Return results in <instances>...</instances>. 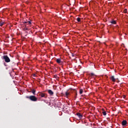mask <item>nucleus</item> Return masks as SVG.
Listing matches in <instances>:
<instances>
[{"label":"nucleus","mask_w":128,"mask_h":128,"mask_svg":"<svg viewBox=\"0 0 128 128\" xmlns=\"http://www.w3.org/2000/svg\"><path fill=\"white\" fill-rule=\"evenodd\" d=\"M26 98H29L32 102H38V98L34 96H26Z\"/></svg>","instance_id":"1"},{"label":"nucleus","mask_w":128,"mask_h":128,"mask_svg":"<svg viewBox=\"0 0 128 128\" xmlns=\"http://www.w3.org/2000/svg\"><path fill=\"white\" fill-rule=\"evenodd\" d=\"M3 60H4V61L6 62H10V58L6 55H4L3 56Z\"/></svg>","instance_id":"2"},{"label":"nucleus","mask_w":128,"mask_h":128,"mask_svg":"<svg viewBox=\"0 0 128 128\" xmlns=\"http://www.w3.org/2000/svg\"><path fill=\"white\" fill-rule=\"evenodd\" d=\"M39 96H40V98H48V94L42 92L39 93Z\"/></svg>","instance_id":"3"},{"label":"nucleus","mask_w":128,"mask_h":128,"mask_svg":"<svg viewBox=\"0 0 128 128\" xmlns=\"http://www.w3.org/2000/svg\"><path fill=\"white\" fill-rule=\"evenodd\" d=\"M128 124V122L126 120H124L122 122V124L123 126H126Z\"/></svg>","instance_id":"4"},{"label":"nucleus","mask_w":128,"mask_h":128,"mask_svg":"<svg viewBox=\"0 0 128 128\" xmlns=\"http://www.w3.org/2000/svg\"><path fill=\"white\" fill-rule=\"evenodd\" d=\"M48 93L49 94H50V96H54V92H52V90H48Z\"/></svg>","instance_id":"5"},{"label":"nucleus","mask_w":128,"mask_h":128,"mask_svg":"<svg viewBox=\"0 0 128 128\" xmlns=\"http://www.w3.org/2000/svg\"><path fill=\"white\" fill-rule=\"evenodd\" d=\"M76 116H78L80 118H82V115L80 112L76 113Z\"/></svg>","instance_id":"6"},{"label":"nucleus","mask_w":128,"mask_h":128,"mask_svg":"<svg viewBox=\"0 0 128 128\" xmlns=\"http://www.w3.org/2000/svg\"><path fill=\"white\" fill-rule=\"evenodd\" d=\"M68 96H70V92H66L64 96L65 98H68Z\"/></svg>","instance_id":"7"},{"label":"nucleus","mask_w":128,"mask_h":128,"mask_svg":"<svg viewBox=\"0 0 128 128\" xmlns=\"http://www.w3.org/2000/svg\"><path fill=\"white\" fill-rule=\"evenodd\" d=\"M24 26L25 28H23V30H25V32L26 30H28V26L26 24H24Z\"/></svg>","instance_id":"8"},{"label":"nucleus","mask_w":128,"mask_h":128,"mask_svg":"<svg viewBox=\"0 0 128 128\" xmlns=\"http://www.w3.org/2000/svg\"><path fill=\"white\" fill-rule=\"evenodd\" d=\"M110 80H112V82H116V78H114V76H112L110 77Z\"/></svg>","instance_id":"9"},{"label":"nucleus","mask_w":128,"mask_h":128,"mask_svg":"<svg viewBox=\"0 0 128 128\" xmlns=\"http://www.w3.org/2000/svg\"><path fill=\"white\" fill-rule=\"evenodd\" d=\"M30 92H32L34 96H36V90L33 89Z\"/></svg>","instance_id":"10"},{"label":"nucleus","mask_w":128,"mask_h":128,"mask_svg":"<svg viewBox=\"0 0 128 128\" xmlns=\"http://www.w3.org/2000/svg\"><path fill=\"white\" fill-rule=\"evenodd\" d=\"M56 62L58 64H60V62H62V60H60V58L56 59Z\"/></svg>","instance_id":"11"},{"label":"nucleus","mask_w":128,"mask_h":128,"mask_svg":"<svg viewBox=\"0 0 128 128\" xmlns=\"http://www.w3.org/2000/svg\"><path fill=\"white\" fill-rule=\"evenodd\" d=\"M110 22L112 24H116V20H112Z\"/></svg>","instance_id":"12"},{"label":"nucleus","mask_w":128,"mask_h":128,"mask_svg":"<svg viewBox=\"0 0 128 128\" xmlns=\"http://www.w3.org/2000/svg\"><path fill=\"white\" fill-rule=\"evenodd\" d=\"M53 78H56V80H58V75L55 74L53 76Z\"/></svg>","instance_id":"13"},{"label":"nucleus","mask_w":128,"mask_h":128,"mask_svg":"<svg viewBox=\"0 0 128 128\" xmlns=\"http://www.w3.org/2000/svg\"><path fill=\"white\" fill-rule=\"evenodd\" d=\"M102 110H103L102 114L104 116H106V111H104V109H102Z\"/></svg>","instance_id":"14"},{"label":"nucleus","mask_w":128,"mask_h":128,"mask_svg":"<svg viewBox=\"0 0 128 128\" xmlns=\"http://www.w3.org/2000/svg\"><path fill=\"white\" fill-rule=\"evenodd\" d=\"M78 98V92L76 91H75V96H74V98Z\"/></svg>","instance_id":"15"},{"label":"nucleus","mask_w":128,"mask_h":128,"mask_svg":"<svg viewBox=\"0 0 128 128\" xmlns=\"http://www.w3.org/2000/svg\"><path fill=\"white\" fill-rule=\"evenodd\" d=\"M82 92H84V90H82V89H80V94H82Z\"/></svg>","instance_id":"16"},{"label":"nucleus","mask_w":128,"mask_h":128,"mask_svg":"<svg viewBox=\"0 0 128 128\" xmlns=\"http://www.w3.org/2000/svg\"><path fill=\"white\" fill-rule=\"evenodd\" d=\"M4 22H0V26H4Z\"/></svg>","instance_id":"17"},{"label":"nucleus","mask_w":128,"mask_h":128,"mask_svg":"<svg viewBox=\"0 0 128 128\" xmlns=\"http://www.w3.org/2000/svg\"><path fill=\"white\" fill-rule=\"evenodd\" d=\"M27 24H32V21H27Z\"/></svg>","instance_id":"18"},{"label":"nucleus","mask_w":128,"mask_h":128,"mask_svg":"<svg viewBox=\"0 0 128 128\" xmlns=\"http://www.w3.org/2000/svg\"><path fill=\"white\" fill-rule=\"evenodd\" d=\"M77 21L80 22V18H77Z\"/></svg>","instance_id":"19"},{"label":"nucleus","mask_w":128,"mask_h":128,"mask_svg":"<svg viewBox=\"0 0 128 128\" xmlns=\"http://www.w3.org/2000/svg\"><path fill=\"white\" fill-rule=\"evenodd\" d=\"M128 12V10L127 9H124V14H126V12Z\"/></svg>","instance_id":"20"},{"label":"nucleus","mask_w":128,"mask_h":128,"mask_svg":"<svg viewBox=\"0 0 128 128\" xmlns=\"http://www.w3.org/2000/svg\"><path fill=\"white\" fill-rule=\"evenodd\" d=\"M90 76H94V73H91V74H90Z\"/></svg>","instance_id":"21"},{"label":"nucleus","mask_w":128,"mask_h":128,"mask_svg":"<svg viewBox=\"0 0 128 128\" xmlns=\"http://www.w3.org/2000/svg\"><path fill=\"white\" fill-rule=\"evenodd\" d=\"M24 24H28V21H26L24 22Z\"/></svg>","instance_id":"22"},{"label":"nucleus","mask_w":128,"mask_h":128,"mask_svg":"<svg viewBox=\"0 0 128 128\" xmlns=\"http://www.w3.org/2000/svg\"><path fill=\"white\" fill-rule=\"evenodd\" d=\"M72 56H74V54H72Z\"/></svg>","instance_id":"23"},{"label":"nucleus","mask_w":128,"mask_h":128,"mask_svg":"<svg viewBox=\"0 0 128 128\" xmlns=\"http://www.w3.org/2000/svg\"><path fill=\"white\" fill-rule=\"evenodd\" d=\"M33 76H36V74H33Z\"/></svg>","instance_id":"24"},{"label":"nucleus","mask_w":128,"mask_h":128,"mask_svg":"<svg viewBox=\"0 0 128 128\" xmlns=\"http://www.w3.org/2000/svg\"><path fill=\"white\" fill-rule=\"evenodd\" d=\"M124 98H126V96H124Z\"/></svg>","instance_id":"25"}]
</instances>
